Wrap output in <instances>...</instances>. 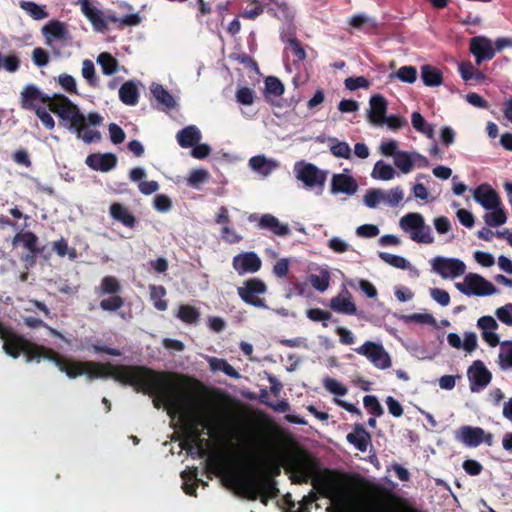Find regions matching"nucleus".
<instances>
[{
  "label": "nucleus",
  "mask_w": 512,
  "mask_h": 512,
  "mask_svg": "<svg viewBox=\"0 0 512 512\" xmlns=\"http://www.w3.org/2000/svg\"><path fill=\"white\" fill-rule=\"evenodd\" d=\"M44 359L52 361L69 378L75 379L84 374L91 381L94 379L113 378L125 386H131L136 392L152 394L172 388V380L176 375L159 373L157 370L142 365H114L110 362L76 361L63 356L51 348L45 351Z\"/></svg>",
  "instance_id": "nucleus-1"
},
{
  "label": "nucleus",
  "mask_w": 512,
  "mask_h": 512,
  "mask_svg": "<svg viewBox=\"0 0 512 512\" xmlns=\"http://www.w3.org/2000/svg\"><path fill=\"white\" fill-rule=\"evenodd\" d=\"M158 372L176 375L172 380V388H163V391L155 394L150 392L142 393L153 397V405L155 408L159 409L161 406H165L173 412L183 413L187 417L186 425L207 429V434L210 437H213L215 432V417L205 407L192 405V395L187 388L189 378L185 375L171 371Z\"/></svg>",
  "instance_id": "nucleus-2"
},
{
  "label": "nucleus",
  "mask_w": 512,
  "mask_h": 512,
  "mask_svg": "<svg viewBox=\"0 0 512 512\" xmlns=\"http://www.w3.org/2000/svg\"><path fill=\"white\" fill-rule=\"evenodd\" d=\"M251 473L248 476H243L238 472L232 471L225 476L227 484L233 486L237 493L243 497L256 501L257 499L264 505H267L269 500L275 499L279 495V489L273 477L280 474V468L274 467L271 473H267L258 465L255 458L250 462Z\"/></svg>",
  "instance_id": "nucleus-3"
},
{
  "label": "nucleus",
  "mask_w": 512,
  "mask_h": 512,
  "mask_svg": "<svg viewBox=\"0 0 512 512\" xmlns=\"http://www.w3.org/2000/svg\"><path fill=\"white\" fill-rule=\"evenodd\" d=\"M285 470L291 473L290 480L294 484L307 483L311 479L313 486L325 495L336 490L335 472L328 468L321 470L319 459L307 451L291 455L286 462Z\"/></svg>",
  "instance_id": "nucleus-4"
},
{
  "label": "nucleus",
  "mask_w": 512,
  "mask_h": 512,
  "mask_svg": "<svg viewBox=\"0 0 512 512\" xmlns=\"http://www.w3.org/2000/svg\"><path fill=\"white\" fill-rule=\"evenodd\" d=\"M81 11L91 22L96 31L108 29V21L118 24L120 28L125 26H137L141 23V17L138 13L128 14L124 17H117L115 14L104 15L103 11L93 6L90 0H79Z\"/></svg>",
  "instance_id": "nucleus-5"
},
{
  "label": "nucleus",
  "mask_w": 512,
  "mask_h": 512,
  "mask_svg": "<svg viewBox=\"0 0 512 512\" xmlns=\"http://www.w3.org/2000/svg\"><path fill=\"white\" fill-rule=\"evenodd\" d=\"M4 352L12 358H18L22 353L27 362L39 361L45 355L47 347L33 343L17 334L13 329L2 339Z\"/></svg>",
  "instance_id": "nucleus-6"
},
{
  "label": "nucleus",
  "mask_w": 512,
  "mask_h": 512,
  "mask_svg": "<svg viewBox=\"0 0 512 512\" xmlns=\"http://www.w3.org/2000/svg\"><path fill=\"white\" fill-rule=\"evenodd\" d=\"M49 110L56 114L63 121L70 124V128L76 134H80L85 127V116L80 109L67 96L54 94V101L49 103Z\"/></svg>",
  "instance_id": "nucleus-7"
},
{
  "label": "nucleus",
  "mask_w": 512,
  "mask_h": 512,
  "mask_svg": "<svg viewBox=\"0 0 512 512\" xmlns=\"http://www.w3.org/2000/svg\"><path fill=\"white\" fill-rule=\"evenodd\" d=\"M295 177L301 181L306 188L318 189L317 194L321 195L327 180V171L319 169L316 165L298 161L294 165Z\"/></svg>",
  "instance_id": "nucleus-8"
},
{
  "label": "nucleus",
  "mask_w": 512,
  "mask_h": 512,
  "mask_svg": "<svg viewBox=\"0 0 512 512\" xmlns=\"http://www.w3.org/2000/svg\"><path fill=\"white\" fill-rule=\"evenodd\" d=\"M400 227L410 232V238L417 243L431 244L434 241L432 230L425 224L420 213H408L400 219Z\"/></svg>",
  "instance_id": "nucleus-9"
},
{
  "label": "nucleus",
  "mask_w": 512,
  "mask_h": 512,
  "mask_svg": "<svg viewBox=\"0 0 512 512\" xmlns=\"http://www.w3.org/2000/svg\"><path fill=\"white\" fill-rule=\"evenodd\" d=\"M266 283L257 277L249 278L243 282V285L237 288L240 299L251 306L257 308H267L266 301L261 295L267 293Z\"/></svg>",
  "instance_id": "nucleus-10"
},
{
  "label": "nucleus",
  "mask_w": 512,
  "mask_h": 512,
  "mask_svg": "<svg viewBox=\"0 0 512 512\" xmlns=\"http://www.w3.org/2000/svg\"><path fill=\"white\" fill-rule=\"evenodd\" d=\"M22 245L27 253L23 254L20 260L25 267L29 268L35 265L37 256L43 252L44 247H38V237L32 231L17 232L12 238V246Z\"/></svg>",
  "instance_id": "nucleus-11"
},
{
  "label": "nucleus",
  "mask_w": 512,
  "mask_h": 512,
  "mask_svg": "<svg viewBox=\"0 0 512 512\" xmlns=\"http://www.w3.org/2000/svg\"><path fill=\"white\" fill-rule=\"evenodd\" d=\"M458 291L470 296H487L496 292V287L479 274L469 273L465 276L463 283L455 284Z\"/></svg>",
  "instance_id": "nucleus-12"
},
{
  "label": "nucleus",
  "mask_w": 512,
  "mask_h": 512,
  "mask_svg": "<svg viewBox=\"0 0 512 512\" xmlns=\"http://www.w3.org/2000/svg\"><path fill=\"white\" fill-rule=\"evenodd\" d=\"M455 439L467 447H477L482 443L491 446L493 443V435L485 432L481 427L470 425L461 426L455 432Z\"/></svg>",
  "instance_id": "nucleus-13"
},
{
  "label": "nucleus",
  "mask_w": 512,
  "mask_h": 512,
  "mask_svg": "<svg viewBox=\"0 0 512 512\" xmlns=\"http://www.w3.org/2000/svg\"><path fill=\"white\" fill-rule=\"evenodd\" d=\"M355 352L365 356L375 367L387 369L392 362L389 354L381 344L366 341L362 346L355 348Z\"/></svg>",
  "instance_id": "nucleus-14"
},
{
  "label": "nucleus",
  "mask_w": 512,
  "mask_h": 512,
  "mask_svg": "<svg viewBox=\"0 0 512 512\" xmlns=\"http://www.w3.org/2000/svg\"><path fill=\"white\" fill-rule=\"evenodd\" d=\"M432 268L443 278H456L465 273L466 265L456 258L438 256L432 260Z\"/></svg>",
  "instance_id": "nucleus-15"
},
{
  "label": "nucleus",
  "mask_w": 512,
  "mask_h": 512,
  "mask_svg": "<svg viewBox=\"0 0 512 512\" xmlns=\"http://www.w3.org/2000/svg\"><path fill=\"white\" fill-rule=\"evenodd\" d=\"M470 390L480 392L485 389L492 380V373L481 360H475L467 370Z\"/></svg>",
  "instance_id": "nucleus-16"
},
{
  "label": "nucleus",
  "mask_w": 512,
  "mask_h": 512,
  "mask_svg": "<svg viewBox=\"0 0 512 512\" xmlns=\"http://www.w3.org/2000/svg\"><path fill=\"white\" fill-rule=\"evenodd\" d=\"M262 261L253 251L242 252L233 257L232 267L238 275L253 274L261 269Z\"/></svg>",
  "instance_id": "nucleus-17"
},
{
  "label": "nucleus",
  "mask_w": 512,
  "mask_h": 512,
  "mask_svg": "<svg viewBox=\"0 0 512 512\" xmlns=\"http://www.w3.org/2000/svg\"><path fill=\"white\" fill-rule=\"evenodd\" d=\"M54 101V94L49 96L48 94L43 93L38 87L35 85H27L21 91L20 103L21 107L26 110H35L38 108L37 103H44L49 106V103Z\"/></svg>",
  "instance_id": "nucleus-18"
},
{
  "label": "nucleus",
  "mask_w": 512,
  "mask_h": 512,
  "mask_svg": "<svg viewBox=\"0 0 512 512\" xmlns=\"http://www.w3.org/2000/svg\"><path fill=\"white\" fill-rule=\"evenodd\" d=\"M45 45L53 48L55 41L67 42L71 39L67 24L59 20H50L41 29Z\"/></svg>",
  "instance_id": "nucleus-19"
},
{
  "label": "nucleus",
  "mask_w": 512,
  "mask_h": 512,
  "mask_svg": "<svg viewBox=\"0 0 512 512\" xmlns=\"http://www.w3.org/2000/svg\"><path fill=\"white\" fill-rule=\"evenodd\" d=\"M203 430L201 427L186 425V438L182 443V448L189 453L196 451L199 457L206 455L205 445L207 440L202 438Z\"/></svg>",
  "instance_id": "nucleus-20"
},
{
  "label": "nucleus",
  "mask_w": 512,
  "mask_h": 512,
  "mask_svg": "<svg viewBox=\"0 0 512 512\" xmlns=\"http://www.w3.org/2000/svg\"><path fill=\"white\" fill-rule=\"evenodd\" d=\"M469 50L475 57L477 65H480L485 60H491L495 56V49L492 46V41L484 36L471 38Z\"/></svg>",
  "instance_id": "nucleus-21"
},
{
  "label": "nucleus",
  "mask_w": 512,
  "mask_h": 512,
  "mask_svg": "<svg viewBox=\"0 0 512 512\" xmlns=\"http://www.w3.org/2000/svg\"><path fill=\"white\" fill-rule=\"evenodd\" d=\"M118 158L113 153H92L87 156L86 165L95 171L109 172L116 167Z\"/></svg>",
  "instance_id": "nucleus-22"
},
{
  "label": "nucleus",
  "mask_w": 512,
  "mask_h": 512,
  "mask_svg": "<svg viewBox=\"0 0 512 512\" xmlns=\"http://www.w3.org/2000/svg\"><path fill=\"white\" fill-rule=\"evenodd\" d=\"M370 109L368 111L369 121L377 126L383 125L387 112V100L380 94H375L369 100Z\"/></svg>",
  "instance_id": "nucleus-23"
},
{
  "label": "nucleus",
  "mask_w": 512,
  "mask_h": 512,
  "mask_svg": "<svg viewBox=\"0 0 512 512\" xmlns=\"http://www.w3.org/2000/svg\"><path fill=\"white\" fill-rule=\"evenodd\" d=\"M358 190V184L356 180L345 173L334 174L331 179V193L339 194L343 193L346 195H353Z\"/></svg>",
  "instance_id": "nucleus-24"
},
{
  "label": "nucleus",
  "mask_w": 512,
  "mask_h": 512,
  "mask_svg": "<svg viewBox=\"0 0 512 512\" xmlns=\"http://www.w3.org/2000/svg\"><path fill=\"white\" fill-rule=\"evenodd\" d=\"M474 199L487 210L495 209L500 205L497 192L488 184H481L475 189Z\"/></svg>",
  "instance_id": "nucleus-25"
},
{
  "label": "nucleus",
  "mask_w": 512,
  "mask_h": 512,
  "mask_svg": "<svg viewBox=\"0 0 512 512\" xmlns=\"http://www.w3.org/2000/svg\"><path fill=\"white\" fill-rule=\"evenodd\" d=\"M346 439L361 452H366L371 443L370 433L361 424H355L354 431L348 433Z\"/></svg>",
  "instance_id": "nucleus-26"
},
{
  "label": "nucleus",
  "mask_w": 512,
  "mask_h": 512,
  "mask_svg": "<svg viewBox=\"0 0 512 512\" xmlns=\"http://www.w3.org/2000/svg\"><path fill=\"white\" fill-rule=\"evenodd\" d=\"M281 39L286 42L294 56L293 63L298 64L306 59V51L302 47L300 41L295 36V31L288 28L287 31L281 33Z\"/></svg>",
  "instance_id": "nucleus-27"
},
{
  "label": "nucleus",
  "mask_w": 512,
  "mask_h": 512,
  "mask_svg": "<svg viewBox=\"0 0 512 512\" xmlns=\"http://www.w3.org/2000/svg\"><path fill=\"white\" fill-rule=\"evenodd\" d=\"M109 212L114 220L122 223L125 227H135L137 222L135 216L123 204L118 202L112 203Z\"/></svg>",
  "instance_id": "nucleus-28"
},
{
  "label": "nucleus",
  "mask_w": 512,
  "mask_h": 512,
  "mask_svg": "<svg viewBox=\"0 0 512 512\" xmlns=\"http://www.w3.org/2000/svg\"><path fill=\"white\" fill-rule=\"evenodd\" d=\"M258 227L272 231L275 235L286 236L290 233L288 224H281L279 220L271 215L264 214L259 218Z\"/></svg>",
  "instance_id": "nucleus-29"
},
{
  "label": "nucleus",
  "mask_w": 512,
  "mask_h": 512,
  "mask_svg": "<svg viewBox=\"0 0 512 512\" xmlns=\"http://www.w3.org/2000/svg\"><path fill=\"white\" fill-rule=\"evenodd\" d=\"M176 138L182 148H190L200 142L201 132L196 126L190 125L178 131Z\"/></svg>",
  "instance_id": "nucleus-30"
},
{
  "label": "nucleus",
  "mask_w": 512,
  "mask_h": 512,
  "mask_svg": "<svg viewBox=\"0 0 512 512\" xmlns=\"http://www.w3.org/2000/svg\"><path fill=\"white\" fill-rule=\"evenodd\" d=\"M197 468L185 470L181 472V478L183 479V490L187 495L197 496L196 488L201 483L203 486H207L208 483L198 479Z\"/></svg>",
  "instance_id": "nucleus-31"
},
{
  "label": "nucleus",
  "mask_w": 512,
  "mask_h": 512,
  "mask_svg": "<svg viewBox=\"0 0 512 512\" xmlns=\"http://www.w3.org/2000/svg\"><path fill=\"white\" fill-rule=\"evenodd\" d=\"M267 13L272 17L292 25L294 21V11L286 2H275L274 7H269Z\"/></svg>",
  "instance_id": "nucleus-32"
},
{
  "label": "nucleus",
  "mask_w": 512,
  "mask_h": 512,
  "mask_svg": "<svg viewBox=\"0 0 512 512\" xmlns=\"http://www.w3.org/2000/svg\"><path fill=\"white\" fill-rule=\"evenodd\" d=\"M119 98L129 106H135L139 100V90L133 81H126L119 89Z\"/></svg>",
  "instance_id": "nucleus-33"
},
{
  "label": "nucleus",
  "mask_w": 512,
  "mask_h": 512,
  "mask_svg": "<svg viewBox=\"0 0 512 512\" xmlns=\"http://www.w3.org/2000/svg\"><path fill=\"white\" fill-rule=\"evenodd\" d=\"M330 307L333 311L348 315H356L357 308L355 303L351 300V295L348 297L337 296L331 299Z\"/></svg>",
  "instance_id": "nucleus-34"
},
{
  "label": "nucleus",
  "mask_w": 512,
  "mask_h": 512,
  "mask_svg": "<svg viewBox=\"0 0 512 512\" xmlns=\"http://www.w3.org/2000/svg\"><path fill=\"white\" fill-rule=\"evenodd\" d=\"M421 79L426 86L437 87L443 83V74L434 66L423 65L421 67Z\"/></svg>",
  "instance_id": "nucleus-35"
},
{
  "label": "nucleus",
  "mask_w": 512,
  "mask_h": 512,
  "mask_svg": "<svg viewBox=\"0 0 512 512\" xmlns=\"http://www.w3.org/2000/svg\"><path fill=\"white\" fill-rule=\"evenodd\" d=\"M121 292V284L114 276H105L102 278L100 285L95 288L98 296L115 295Z\"/></svg>",
  "instance_id": "nucleus-36"
},
{
  "label": "nucleus",
  "mask_w": 512,
  "mask_h": 512,
  "mask_svg": "<svg viewBox=\"0 0 512 512\" xmlns=\"http://www.w3.org/2000/svg\"><path fill=\"white\" fill-rule=\"evenodd\" d=\"M249 165L254 171L263 176H268L278 166L275 161L268 160L264 155L251 157Z\"/></svg>",
  "instance_id": "nucleus-37"
},
{
  "label": "nucleus",
  "mask_w": 512,
  "mask_h": 512,
  "mask_svg": "<svg viewBox=\"0 0 512 512\" xmlns=\"http://www.w3.org/2000/svg\"><path fill=\"white\" fill-rule=\"evenodd\" d=\"M349 25L355 29H362L366 26V32L375 33L378 29V23L374 18L368 17L365 14L353 15L349 20Z\"/></svg>",
  "instance_id": "nucleus-38"
},
{
  "label": "nucleus",
  "mask_w": 512,
  "mask_h": 512,
  "mask_svg": "<svg viewBox=\"0 0 512 512\" xmlns=\"http://www.w3.org/2000/svg\"><path fill=\"white\" fill-rule=\"evenodd\" d=\"M150 90L153 97L166 108H173L175 106L173 96L161 84L153 83Z\"/></svg>",
  "instance_id": "nucleus-39"
},
{
  "label": "nucleus",
  "mask_w": 512,
  "mask_h": 512,
  "mask_svg": "<svg viewBox=\"0 0 512 512\" xmlns=\"http://www.w3.org/2000/svg\"><path fill=\"white\" fill-rule=\"evenodd\" d=\"M150 299L153 302L154 307L158 311H165L168 307V303L164 300L166 295V289L162 285H150L149 286Z\"/></svg>",
  "instance_id": "nucleus-40"
},
{
  "label": "nucleus",
  "mask_w": 512,
  "mask_h": 512,
  "mask_svg": "<svg viewBox=\"0 0 512 512\" xmlns=\"http://www.w3.org/2000/svg\"><path fill=\"white\" fill-rule=\"evenodd\" d=\"M97 63L100 65L104 75L111 76L118 71L119 63L110 53L103 52L97 57Z\"/></svg>",
  "instance_id": "nucleus-41"
},
{
  "label": "nucleus",
  "mask_w": 512,
  "mask_h": 512,
  "mask_svg": "<svg viewBox=\"0 0 512 512\" xmlns=\"http://www.w3.org/2000/svg\"><path fill=\"white\" fill-rule=\"evenodd\" d=\"M19 6L34 20L39 21L49 16V13L46 11L45 7L40 6L35 2L22 0L19 2Z\"/></svg>",
  "instance_id": "nucleus-42"
},
{
  "label": "nucleus",
  "mask_w": 512,
  "mask_h": 512,
  "mask_svg": "<svg viewBox=\"0 0 512 512\" xmlns=\"http://www.w3.org/2000/svg\"><path fill=\"white\" fill-rule=\"evenodd\" d=\"M209 366L211 370L213 371H222L226 375L232 377V378H239L240 374L239 372L230 365L225 359L211 357L209 359Z\"/></svg>",
  "instance_id": "nucleus-43"
},
{
  "label": "nucleus",
  "mask_w": 512,
  "mask_h": 512,
  "mask_svg": "<svg viewBox=\"0 0 512 512\" xmlns=\"http://www.w3.org/2000/svg\"><path fill=\"white\" fill-rule=\"evenodd\" d=\"M395 170L394 168L383 162L382 160H379L376 162L374 169L372 171V177L374 179H380L384 181L391 180L395 177Z\"/></svg>",
  "instance_id": "nucleus-44"
},
{
  "label": "nucleus",
  "mask_w": 512,
  "mask_h": 512,
  "mask_svg": "<svg viewBox=\"0 0 512 512\" xmlns=\"http://www.w3.org/2000/svg\"><path fill=\"white\" fill-rule=\"evenodd\" d=\"M177 317L186 324H195L200 318L199 310L191 305H181Z\"/></svg>",
  "instance_id": "nucleus-45"
},
{
  "label": "nucleus",
  "mask_w": 512,
  "mask_h": 512,
  "mask_svg": "<svg viewBox=\"0 0 512 512\" xmlns=\"http://www.w3.org/2000/svg\"><path fill=\"white\" fill-rule=\"evenodd\" d=\"M330 152L338 158L350 159L351 148L347 142L339 141L337 138H330Z\"/></svg>",
  "instance_id": "nucleus-46"
},
{
  "label": "nucleus",
  "mask_w": 512,
  "mask_h": 512,
  "mask_svg": "<svg viewBox=\"0 0 512 512\" xmlns=\"http://www.w3.org/2000/svg\"><path fill=\"white\" fill-rule=\"evenodd\" d=\"M394 164L404 174L409 173L414 167V161L406 151H400L396 154Z\"/></svg>",
  "instance_id": "nucleus-47"
},
{
  "label": "nucleus",
  "mask_w": 512,
  "mask_h": 512,
  "mask_svg": "<svg viewBox=\"0 0 512 512\" xmlns=\"http://www.w3.org/2000/svg\"><path fill=\"white\" fill-rule=\"evenodd\" d=\"M108 296L107 298H103L99 303V307L103 311L115 312L124 306V299L119 294Z\"/></svg>",
  "instance_id": "nucleus-48"
},
{
  "label": "nucleus",
  "mask_w": 512,
  "mask_h": 512,
  "mask_svg": "<svg viewBox=\"0 0 512 512\" xmlns=\"http://www.w3.org/2000/svg\"><path fill=\"white\" fill-rule=\"evenodd\" d=\"M379 258L395 268L408 269L410 266L409 261L404 257L388 252H379Z\"/></svg>",
  "instance_id": "nucleus-49"
},
{
  "label": "nucleus",
  "mask_w": 512,
  "mask_h": 512,
  "mask_svg": "<svg viewBox=\"0 0 512 512\" xmlns=\"http://www.w3.org/2000/svg\"><path fill=\"white\" fill-rule=\"evenodd\" d=\"M492 210V212L486 213L484 216L486 224L492 227L503 225L507 220L504 210L499 207Z\"/></svg>",
  "instance_id": "nucleus-50"
},
{
  "label": "nucleus",
  "mask_w": 512,
  "mask_h": 512,
  "mask_svg": "<svg viewBox=\"0 0 512 512\" xmlns=\"http://www.w3.org/2000/svg\"><path fill=\"white\" fill-rule=\"evenodd\" d=\"M385 198V192L380 189H369L364 195V203L369 208H375Z\"/></svg>",
  "instance_id": "nucleus-51"
},
{
  "label": "nucleus",
  "mask_w": 512,
  "mask_h": 512,
  "mask_svg": "<svg viewBox=\"0 0 512 512\" xmlns=\"http://www.w3.org/2000/svg\"><path fill=\"white\" fill-rule=\"evenodd\" d=\"M265 90L266 94H272L274 96L283 95L285 88L283 83L274 76H269L265 80Z\"/></svg>",
  "instance_id": "nucleus-52"
},
{
  "label": "nucleus",
  "mask_w": 512,
  "mask_h": 512,
  "mask_svg": "<svg viewBox=\"0 0 512 512\" xmlns=\"http://www.w3.org/2000/svg\"><path fill=\"white\" fill-rule=\"evenodd\" d=\"M363 404L368 412L375 417H380L384 413L383 407L374 395H366L363 399Z\"/></svg>",
  "instance_id": "nucleus-53"
},
{
  "label": "nucleus",
  "mask_w": 512,
  "mask_h": 512,
  "mask_svg": "<svg viewBox=\"0 0 512 512\" xmlns=\"http://www.w3.org/2000/svg\"><path fill=\"white\" fill-rule=\"evenodd\" d=\"M323 384L330 393L337 396H344L348 392L347 387L334 378L326 377Z\"/></svg>",
  "instance_id": "nucleus-54"
},
{
  "label": "nucleus",
  "mask_w": 512,
  "mask_h": 512,
  "mask_svg": "<svg viewBox=\"0 0 512 512\" xmlns=\"http://www.w3.org/2000/svg\"><path fill=\"white\" fill-rule=\"evenodd\" d=\"M82 76L90 86L95 87L97 85L98 79L95 74V67L89 59L84 60L82 63Z\"/></svg>",
  "instance_id": "nucleus-55"
},
{
  "label": "nucleus",
  "mask_w": 512,
  "mask_h": 512,
  "mask_svg": "<svg viewBox=\"0 0 512 512\" xmlns=\"http://www.w3.org/2000/svg\"><path fill=\"white\" fill-rule=\"evenodd\" d=\"M311 285L318 291L323 292L327 290L330 283V275L327 271L322 272L320 275L310 276Z\"/></svg>",
  "instance_id": "nucleus-56"
},
{
  "label": "nucleus",
  "mask_w": 512,
  "mask_h": 512,
  "mask_svg": "<svg viewBox=\"0 0 512 512\" xmlns=\"http://www.w3.org/2000/svg\"><path fill=\"white\" fill-rule=\"evenodd\" d=\"M396 76L402 82L411 84L417 79V70L413 66H402L396 72Z\"/></svg>",
  "instance_id": "nucleus-57"
},
{
  "label": "nucleus",
  "mask_w": 512,
  "mask_h": 512,
  "mask_svg": "<svg viewBox=\"0 0 512 512\" xmlns=\"http://www.w3.org/2000/svg\"><path fill=\"white\" fill-rule=\"evenodd\" d=\"M307 317L315 322L321 321L322 325L324 327H327L328 324L325 321L331 319L332 314L327 310H323L320 308H311L307 310Z\"/></svg>",
  "instance_id": "nucleus-58"
},
{
  "label": "nucleus",
  "mask_w": 512,
  "mask_h": 512,
  "mask_svg": "<svg viewBox=\"0 0 512 512\" xmlns=\"http://www.w3.org/2000/svg\"><path fill=\"white\" fill-rule=\"evenodd\" d=\"M344 84L346 89L350 91H355L359 88L368 89L370 86V82L364 76L348 77L345 79Z\"/></svg>",
  "instance_id": "nucleus-59"
},
{
  "label": "nucleus",
  "mask_w": 512,
  "mask_h": 512,
  "mask_svg": "<svg viewBox=\"0 0 512 512\" xmlns=\"http://www.w3.org/2000/svg\"><path fill=\"white\" fill-rule=\"evenodd\" d=\"M58 83L66 92L78 94L76 81L71 75L66 73L59 75Z\"/></svg>",
  "instance_id": "nucleus-60"
},
{
  "label": "nucleus",
  "mask_w": 512,
  "mask_h": 512,
  "mask_svg": "<svg viewBox=\"0 0 512 512\" xmlns=\"http://www.w3.org/2000/svg\"><path fill=\"white\" fill-rule=\"evenodd\" d=\"M499 358L503 369L512 368V341L503 344Z\"/></svg>",
  "instance_id": "nucleus-61"
},
{
  "label": "nucleus",
  "mask_w": 512,
  "mask_h": 512,
  "mask_svg": "<svg viewBox=\"0 0 512 512\" xmlns=\"http://www.w3.org/2000/svg\"><path fill=\"white\" fill-rule=\"evenodd\" d=\"M255 92L248 87H242L236 92V99L242 105H251L254 102Z\"/></svg>",
  "instance_id": "nucleus-62"
},
{
  "label": "nucleus",
  "mask_w": 512,
  "mask_h": 512,
  "mask_svg": "<svg viewBox=\"0 0 512 512\" xmlns=\"http://www.w3.org/2000/svg\"><path fill=\"white\" fill-rule=\"evenodd\" d=\"M403 197V189L397 186L388 192H385V198L383 201H386L391 206H397L403 200Z\"/></svg>",
  "instance_id": "nucleus-63"
},
{
  "label": "nucleus",
  "mask_w": 512,
  "mask_h": 512,
  "mask_svg": "<svg viewBox=\"0 0 512 512\" xmlns=\"http://www.w3.org/2000/svg\"><path fill=\"white\" fill-rule=\"evenodd\" d=\"M498 319L506 325L512 326V304H506L496 310Z\"/></svg>",
  "instance_id": "nucleus-64"
}]
</instances>
